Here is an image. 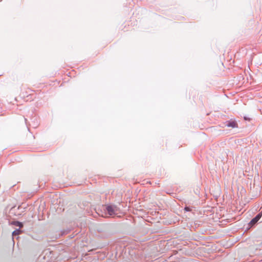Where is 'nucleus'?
Here are the masks:
<instances>
[{"instance_id": "1", "label": "nucleus", "mask_w": 262, "mask_h": 262, "mask_svg": "<svg viewBox=\"0 0 262 262\" xmlns=\"http://www.w3.org/2000/svg\"><path fill=\"white\" fill-rule=\"evenodd\" d=\"M103 207L110 215L116 214V211L118 210V207L114 205H105Z\"/></svg>"}, {"instance_id": "2", "label": "nucleus", "mask_w": 262, "mask_h": 262, "mask_svg": "<svg viewBox=\"0 0 262 262\" xmlns=\"http://www.w3.org/2000/svg\"><path fill=\"white\" fill-rule=\"evenodd\" d=\"M262 216V212L258 213L253 219L251 220L250 222L249 225L250 226L252 227L255 225L257 222L260 220Z\"/></svg>"}, {"instance_id": "3", "label": "nucleus", "mask_w": 262, "mask_h": 262, "mask_svg": "<svg viewBox=\"0 0 262 262\" xmlns=\"http://www.w3.org/2000/svg\"><path fill=\"white\" fill-rule=\"evenodd\" d=\"M226 126L229 127L235 128L237 127V124L235 121H229L227 122Z\"/></svg>"}, {"instance_id": "4", "label": "nucleus", "mask_w": 262, "mask_h": 262, "mask_svg": "<svg viewBox=\"0 0 262 262\" xmlns=\"http://www.w3.org/2000/svg\"><path fill=\"white\" fill-rule=\"evenodd\" d=\"M23 232V231L21 230L20 229V228L19 229H17L16 230H15L13 232H12V236L13 237L15 236H17L19 234H20V233H21Z\"/></svg>"}, {"instance_id": "5", "label": "nucleus", "mask_w": 262, "mask_h": 262, "mask_svg": "<svg viewBox=\"0 0 262 262\" xmlns=\"http://www.w3.org/2000/svg\"><path fill=\"white\" fill-rule=\"evenodd\" d=\"M12 224L17 227H19V228L23 227V223L19 221H13Z\"/></svg>"}, {"instance_id": "6", "label": "nucleus", "mask_w": 262, "mask_h": 262, "mask_svg": "<svg viewBox=\"0 0 262 262\" xmlns=\"http://www.w3.org/2000/svg\"><path fill=\"white\" fill-rule=\"evenodd\" d=\"M185 210L186 211H190V208L188 207H186L185 208Z\"/></svg>"}, {"instance_id": "7", "label": "nucleus", "mask_w": 262, "mask_h": 262, "mask_svg": "<svg viewBox=\"0 0 262 262\" xmlns=\"http://www.w3.org/2000/svg\"><path fill=\"white\" fill-rule=\"evenodd\" d=\"M245 120H247V118L245 117Z\"/></svg>"}]
</instances>
